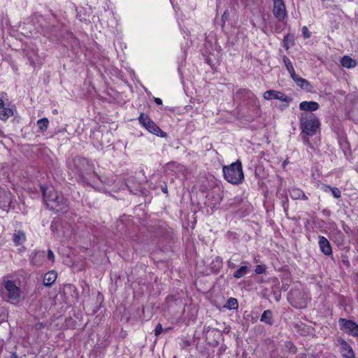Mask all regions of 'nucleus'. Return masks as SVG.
<instances>
[{
	"mask_svg": "<svg viewBox=\"0 0 358 358\" xmlns=\"http://www.w3.org/2000/svg\"><path fill=\"white\" fill-rule=\"evenodd\" d=\"M211 265H212V269L215 273H218L223 265L222 259L220 257H216L213 260Z\"/></svg>",
	"mask_w": 358,
	"mask_h": 358,
	"instance_id": "bb28decb",
	"label": "nucleus"
},
{
	"mask_svg": "<svg viewBox=\"0 0 358 358\" xmlns=\"http://www.w3.org/2000/svg\"><path fill=\"white\" fill-rule=\"evenodd\" d=\"M248 270L249 268L247 266H242L234 273L233 276L237 279L241 278L248 273Z\"/></svg>",
	"mask_w": 358,
	"mask_h": 358,
	"instance_id": "c756f323",
	"label": "nucleus"
},
{
	"mask_svg": "<svg viewBox=\"0 0 358 358\" xmlns=\"http://www.w3.org/2000/svg\"><path fill=\"white\" fill-rule=\"evenodd\" d=\"M206 197L209 201H212L210 208L216 210L219 208V204L223 199V191L220 187L215 186L208 193Z\"/></svg>",
	"mask_w": 358,
	"mask_h": 358,
	"instance_id": "6e6552de",
	"label": "nucleus"
},
{
	"mask_svg": "<svg viewBox=\"0 0 358 358\" xmlns=\"http://www.w3.org/2000/svg\"><path fill=\"white\" fill-rule=\"evenodd\" d=\"M224 179L233 185H240L244 180V173L240 160L222 167Z\"/></svg>",
	"mask_w": 358,
	"mask_h": 358,
	"instance_id": "7ed1b4c3",
	"label": "nucleus"
},
{
	"mask_svg": "<svg viewBox=\"0 0 358 358\" xmlns=\"http://www.w3.org/2000/svg\"><path fill=\"white\" fill-rule=\"evenodd\" d=\"M273 14L279 21L287 17V10L283 0H273Z\"/></svg>",
	"mask_w": 358,
	"mask_h": 358,
	"instance_id": "f8f14e48",
	"label": "nucleus"
},
{
	"mask_svg": "<svg viewBox=\"0 0 358 358\" xmlns=\"http://www.w3.org/2000/svg\"><path fill=\"white\" fill-rule=\"evenodd\" d=\"M27 59L29 62L30 65L36 67L37 64H39V62H37L38 59V55L37 52L33 50L31 52V54L30 52H28L27 54Z\"/></svg>",
	"mask_w": 358,
	"mask_h": 358,
	"instance_id": "7c9ffc66",
	"label": "nucleus"
},
{
	"mask_svg": "<svg viewBox=\"0 0 358 358\" xmlns=\"http://www.w3.org/2000/svg\"><path fill=\"white\" fill-rule=\"evenodd\" d=\"M191 345V341L188 339L183 338L180 343L181 348H186Z\"/></svg>",
	"mask_w": 358,
	"mask_h": 358,
	"instance_id": "a19ab883",
	"label": "nucleus"
},
{
	"mask_svg": "<svg viewBox=\"0 0 358 358\" xmlns=\"http://www.w3.org/2000/svg\"><path fill=\"white\" fill-rule=\"evenodd\" d=\"M309 136H306V134H302V138H303V142L305 145H308V144H310V139H309Z\"/></svg>",
	"mask_w": 358,
	"mask_h": 358,
	"instance_id": "de8ad7c7",
	"label": "nucleus"
},
{
	"mask_svg": "<svg viewBox=\"0 0 358 358\" xmlns=\"http://www.w3.org/2000/svg\"><path fill=\"white\" fill-rule=\"evenodd\" d=\"M25 234L22 231H18L13 236V241L15 245H20L25 241Z\"/></svg>",
	"mask_w": 358,
	"mask_h": 358,
	"instance_id": "b1692460",
	"label": "nucleus"
},
{
	"mask_svg": "<svg viewBox=\"0 0 358 358\" xmlns=\"http://www.w3.org/2000/svg\"><path fill=\"white\" fill-rule=\"evenodd\" d=\"M13 115V110L7 106L2 99H0V119L6 120Z\"/></svg>",
	"mask_w": 358,
	"mask_h": 358,
	"instance_id": "a211bd4d",
	"label": "nucleus"
},
{
	"mask_svg": "<svg viewBox=\"0 0 358 358\" xmlns=\"http://www.w3.org/2000/svg\"><path fill=\"white\" fill-rule=\"evenodd\" d=\"M322 189L325 192H327L328 191H331L333 196L336 199H338L341 196V192L337 187H331L329 185H324L322 187Z\"/></svg>",
	"mask_w": 358,
	"mask_h": 358,
	"instance_id": "393cba45",
	"label": "nucleus"
},
{
	"mask_svg": "<svg viewBox=\"0 0 358 358\" xmlns=\"http://www.w3.org/2000/svg\"><path fill=\"white\" fill-rule=\"evenodd\" d=\"M263 97L266 100L274 99L282 101L287 103H289L292 101V97L285 94L284 93L280 91H276L273 90H269L266 91L263 94ZM286 106H288V104H287Z\"/></svg>",
	"mask_w": 358,
	"mask_h": 358,
	"instance_id": "9b49d317",
	"label": "nucleus"
},
{
	"mask_svg": "<svg viewBox=\"0 0 358 358\" xmlns=\"http://www.w3.org/2000/svg\"><path fill=\"white\" fill-rule=\"evenodd\" d=\"M4 289L1 291L3 298L13 304L20 301L21 289L13 280H8L3 282Z\"/></svg>",
	"mask_w": 358,
	"mask_h": 358,
	"instance_id": "39448f33",
	"label": "nucleus"
},
{
	"mask_svg": "<svg viewBox=\"0 0 358 358\" xmlns=\"http://www.w3.org/2000/svg\"><path fill=\"white\" fill-rule=\"evenodd\" d=\"M66 288H68L70 289V291H73V292H76V288L72 285H67L65 286Z\"/></svg>",
	"mask_w": 358,
	"mask_h": 358,
	"instance_id": "603ef678",
	"label": "nucleus"
},
{
	"mask_svg": "<svg viewBox=\"0 0 358 358\" xmlns=\"http://www.w3.org/2000/svg\"><path fill=\"white\" fill-rule=\"evenodd\" d=\"M302 295V293L299 290H291L288 299L292 304L296 308H302L306 306V303L305 301H298L297 299Z\"/></svg>",
	"mask_w": 358,
	"mask_h": 358,
	"instance_id": "ddd939ff",
	"label": "nucleus"
},
{
	"mask_svg": "<svg viewBox=\"0 0 358 358\" xmlns=\"http://www.w3.org/2000/svg\"><path fill=\"white\" fill-rule=\"evenodd\" d=\"M45 327V324L43 322H37L35 326H34V328L36 330H41V329H44Z\"/></svg>",
	"mask_w": 358,
	"mask_h": 358,
	"instance_id": "a18cd8bd",
	"label": "nucleus"
},
{
	"mask_svg": "<svg viewBox=\"0 0 358 358\" xmlns=\"http://www.w3.org/2000/svg\"><path fill=\"white\" fill-rule=\"evenodd\" d=\"M322 213L325 215H330V211L327 209H324L322 210Z\"/></svg>",
	"mask_w": 358,
	"mask_h": 358,
	"instance_id": "13d9d810",
	"label": "nucleus"
},
{
	"mask_svg": "<svg viewBox=\"0 0 358 358\" xmlns=\"http://www.w3.org/2000/svg\"><path fill=\"white\" fill-rule=\"evenodd\" d=\"M290 76H291L292 78L294 80L295 83H296V80H297V79L301 78L298 75L296 74L295 71L294 72V73L290 74Z\"/></svg>",
	"mask_w": 358,
	"mask_h": 358,
	"instance_id": "3c124183",
	"label": "nucleus"
},
{
	"mask_svg": "<svg viewBox=\"0 0 358 358\" xmlns=\"http://www.w3.org/2000/svg\"><path fill=\"white\" fill-rule=\"evenodd\" d=\"M163 331L167 332L168 329H164L160 323L157 324L155 329V336H159Z\"/></svg>",
	"mask_w": 358,
	"mask_h": 358,
	"instance_id": "4c0bfd02",
	"label": "nucleus"
},
{
	"mask_svg": "<svg viewBox=\"0 0 358 358\" xmlns=\"http://www.w3.org/2000/svg\"><path fill=\"white\" fill-rule=\"evenodd\" d=\"M43 199L46 207L50 210L56 213L66 211L67 208V200L62 194H58L54 189H47L41 187Z\"/></svg>",
	"mask_w": 358,
	"mask_h": 358,
	"instance_id": "f03ea898",
	"label": "nucleus"
},
{
	"mask_svg": "<svg viewBox=\"0 0 358 358\" xmlns=\"http://www.w3.org/2000/svg\"><path fill=\"white\" fill-rule=\"evenodd\" d=\"M301 31L304 38H309L310 37V32L308 31L307 27L303 26L301 29Z\"/></svg>",
	"mask_w": 358,
	"mask_h": 358,
	"instance_id": "58836bf2",
	"label": "nucleus"
},
{
	"mask_svg": "<svg viewBox=\"0 0 358 358\" xmlns=\"http://www.w3.org/2000/svg\"><path fill=\"white\" fill-rule=\"evenodd\" d=\"M162 191L165 194L168 193V188H167V185L166 184L162 186Z\"/></svg>",
	"mask_w": 358,
	"mask_h": 358,
	"instance_id": "6e6d98bb",
	"label": "nucleus"
},
{
	"mask_svg": "<svg viewBox=\"0 0 358 358\" xmlns=\"http://www.w3.org/2000/svg\"><path fill=\"white\" fill-rule=\"evenodd\" d=\"M45 261V252L38 250L31 252L30 255V263L35 266H41Z\"/></svg>",
	"mask_w": 358,
	"mask_h": 358,
	"instance_id": "2eb2a0df",
	"label": "nucleus"
},
{
	"mask_svg": "<svg viewBox=\"0 0 358 358\" xmlns=\"http://www.w3.org/2000/svg\"><path fill=\"white\" fill-rule=\"evenodd\" d=\"M110 135H111V133H110V132L107 131V132L106 133V134H105V136H106V137H108V136H110Z\"/></svg>",
	"mask_w": 358,
	"mask_h": 358,
	"instance_id": "e2e57ef3",
	"label": "nucleus"
},
{
	"mask_svg": "<svg viewBox=\"0 0 358 358\" xmlns=\"http://www.w3.org/2000/svg\"><path fill=\"white\" fill-rule=\"evenodd\" d=\"M306 353H300L297 357L298 358H306Z\"/></svg>",
	"mask_w": 358,
	"mask_h": 358,
	"instance_id": "bf43d9fd",
	"label": "nucleus"
},
{
	"mask_svg": "<svg viewBox=\"0 0 358 358\" xmlns=\"http://www.w3.org/2000/svg\"><path fill=\"white\" fill-rule=\"evenodd\" d=\"M13 208L10 192L7 188L0 187V208L8 211Z\"/></svg>",
	"mask_w": 358,
	"mask_h": 358,
	"instance_id": "1a4fd4ad",
	"label": "nucleus"
},
{
	"mask_svg": "<svg viewBox=\"0 0 358 358\" xmlns=\"http://www.w3.org/2000/svg\"><path fill=\"white\" fill-rule=\"evenodd\" d=\"M335 238L337 241L343 242L344 240V236L340 230H336L335 234Z\"/></svg>",
	"mask_w": 358,
	"mask_h": 358,
	"instance_id": "ea45409f",
	"label": "nucleus"
},
{
	"mask_svg": "<svg viewBox=\"0 0 358 358\" xmlns=\"http://www.w3.org/2000/svg\"><path fill=\"white\" fill-rule=\"evenodd\" d=\"M260 321L269 326H272L274 324L273 313L271 310H266L263 312L260 317Z\"/></svg>",
	"mask_w": 358,
	"mask_h": 358,
	"instance_id": "aec40b11",
	"label": "nucleus"
},
{
	"mask_svg": "<svg viewBox=\"0 0 358 358\" xmlns=\"http://www.w3.org/2000/svg\"><path fill=\"white\" fill-rule=\"evenodd\" d=\"M342 262H343V263L345 265H346L347 266H350V262H349V260L348 259V258H347V257L343 258V260H342Z\"/></svg>",
	"mask_w": 358,
	"mask_h": 358,
	"instance_id": "5fc2aeb1",
	"label": "nucleus"
},
{
	"mask_svg": "<svg viewBox=\"0 0 358 358\" xmlns=\"http://www.w3.org/2000/svg\"><path fill=\"white\" fill-rule=\"evenodd\" d=\"M285 349L292 354H296L297 352V348L293 343L290 341L286 342L285 344Z\"/></svg>",
	"mask_w": 358,
	"mask_h": 358,
	"instance_id": "f704fd0d",
	"label": "nucleus"
},
{
	"mask_svg": "<svg viewBox=\"0 0 358 358\" xmlns=\"http://www.w3.org/2000/svg\"><path fill=\"white\" fill-rule=\"evenodd\" d=\"M319 241V247L322 253H324L327 256H329L332 255V249L329 241L327 238L322 236H319L318 237Z\"/></svg>",
	"mask_w": 358,
	"mask_h": 358,
	"instance_id": "dca6fc26",
	"label": "nucleus"
},
{
	"mask_svg": "<svg viewBox=\"0 0 358 358\" xmlns=\"http://www.w3.org/2000/svg\"><path fill=\"white\" fill-rule=\"evenodd\" d=\"M224 308L228 310H236L238 308V302L236 298L230 297L226 302Z\"/></svg>",
	"mask_w": 358,
	"mask_h": 358,
	"instance_id": "a878e982",
	"label": "nucleus"
},
{
	"mask_svg": "<svg viewBox=\"0 0 358 358\" xmlns=\"http://www.w3.org/2000/svg\"><path fill=\"white\" fill-rule=\"evenodd\" d=\"M126 185L129 192L133 194L137 195L143 192V185L134 177L127 179Z\"/></svg>",
	"mask_w": 358,
	"mask_h": 358,
	"instance_id": "4468645a",
	"label": "nucleus"
},
{
	"mask_svg": "<svg viewBox=\"0 0 358 358\" xmlns=\"http://www.w3.org/2000/svg\"><path fill=\"white\" fill-rule=\"evenodd\" d=\"M6 319V313L5 312V310L0 306V324L5 321Z\"/></svg>",
	"mask_w": 358,
	"mask_h": 358,
	"instance_id": "79ce46f5",
	"label": "nucleus"
},
{
	"mask_svg": "<svg viewBox=\"0 0 358 358\" xmlns=\"http://www.w3.org/2000/svg\"><path fill=\"white\" fill-rule=\"evenodd\" d=\"M37 126L38 127V130L41 132H43L46 131L48 129V124H49V120L47 117H43L41 119H39L37 122Z\"/></svg>",
	"mask_w": 358,
	"mask_h": 358,
	"instance_id": "c85d7f7f",
	"label": "nucleus"
},
{
	"mask_svg": "<svg viewBox=\"0 0 358 358\" xmlns=\"http://www.w3.org/2000/svg\"><path fill=\"white\" fill-rule=\"evenodd\" d=\"M243 202V199L241 196H235L228 201V206L231 208H238Z\"/></svg>",
	"mask_w": 358,
	"mask_h": 358,
	"instance_id": "cd10ccee",
	"label": "nucleus"
},
{
	"mask_svg": "<svg viewBox=\"0 0 358 358\" xmlns=\"http://www.w3.org/2000/svg\"><path fill=\"white\" fill-rule=\"evenodd\" d=\"M57 279V273L55 271H50L46 273L43 276V284L45 286H51Z\"/></svg>",
	"mask_w": 358,
	"mask_h": 358,
	"instance_id": "4be33fe9",
	"label": "nucleus"
},
{
	"mask_svg": "<svg viewBox=\"0 0 358 358\" xmlns=\"http://www.w3.org/2000/svg\"><path fill=\"white\" fill-rule=\"evenodd\" d=\"M291 198L294 200L302 199L307 200L308 197L306 196L304 192L299 188L293 187L289 190Z\"/></svg>",
	"mask_w": 358,
	"mask_h": 358,
	"instance_id": "412c9836",
	"label": "nucleus"
},
{
	"mask_svg": "<svg viewBox=\"0 0 358 358\" xmlns=\"http://www.w3.org/2000/svg\"><path fill=\"white\" fill-rule=\"evenodd\" d=\"M320 122L318 117L313 113H302L299 117V127L301 134L313 136L320 128Z\"/></svg>",
	"mask_w": 358,
	"mask_h": 358,
	"instance_id": "20e7f679",
	"label": "nucleus"
},
{
	"mask_svg": "<svg viewBox=\"0 0 358 358\" xmlns=\"http://www.w3.org/2000/svg\"><path fill=\"white\" fill-rule=\"evenodd\" d=\"M47 257L52 262H55V255L51 250H48Z\"/></svg>",
	"mask_w": 358,
	"mask_h": 358,
	"instance_id": "c03bdc74",
	"label": "nucleus"
},
{
	"mask_svg": "<svg viewBox=\"0 0 358 358\" xmlns=\"http://www.w3.org/2000/svg\"><path fill=\"white\" fill-rule=\"evenodd\" d=\"M139 123L145 127L150 133L159 137L166 136V133L163 131L145 113H141L138 117Z\"/></svg>",
	"mask_w": 358,
	"mask_h": 358,
	"instance_id": "0eeeda50",
	"label": "nucleus"
},
{
	"mask_svg": "<svg viewBox=\"0 0 358 358\" xmlns=\"http://www.w3.org/2000/svg\"><path fill=\"white\" fill-rule=\"evenodd\" d=\"M266 266L264 264H259L255 266V272L257 274H262L266 272Z\"/></svg>",
	"mask_w": 358,
	"mask_h": 358,
	"instance_id": "c9c22d12",
	"label": "nucleus"
},
{
	"mask_svg": "<svg viewBox=\"0 0 358 358\" xmlns=\"http://www.w3.org/2000/svg\"><path fill=\"white\" fill-rule=\"evenodd\" d=\"M10 358H18V356L16 352H13L10 355Z\"/></svg>",
	"mask_w": 358,
	"mask_h": 358,
	"instance_id": "052dcab7",
	"label": "nucleus"
},
{
	"mask_svg": "<svg viewBox=\"0 0 358 358\" xmlns=\"http://www.w3.org/2000/svg\"><path fill=\"white\" fill-rule=\"evenodd\" d=\"M299 109L304 111V113H312L313 111L317 110L320 106L316 101H302L299 103Z\"/></svg>",
	"mask_w": 358,
	"mask_h": 358,
	"instance_id": "f3484780",
	"label": "nucleus"
},
{
	"mask_svg": "<svg viewBox=\"0 0 358 358\" xmlns=\"http://www.w3.org/2000/svg\"><path fill=\"white\" fill-rule=\"evenodd\" d=\"M235 101L250 104L254 106L259 105V101L254 93L248 89H239L234 94Z\"/></svg>",
	"mask_w": 358,
	"mask_h": 358,
	"instance_id": "423d86ee",
	"label": "nucleus"
},
{
	"mask_svg": "<svg viewBox=\"0 0 358 358\" xmlns=\"http://www.w3.org/2000/svg\"><path fill=\"white\" fill-rule=\"evenodd\" d=\"M282 206L285 211H287L288 209V199L287 196L285 197V200L282 201Z\"/></svg>",
	"mask_w": 358,
	"mask_h": 358,
	"instance_id": "09e8293b",
	"label": "nucleus"
},
{
	"mask_svg": "<svg viewBox=\"0 0 358 358\" xmlns=\"http://www.w3.org/2000/svg\"><path fill=\"white\" fill-rule=\"evenodd\" d=\"M272 294L276 301H279L281 299V292L278 287L273 288Z\"/></svg>",
	"mask_w": 358,
	"mask_h": 358,
	"instance_id": "e433bc0d",
	"label": "nucleus"
},
{
	"mask_svg": "<svg viewBox=\"0 0 358 358\" xmlns=\"http://www.w3.org/2000/svg\"><path fill=\"white\" fill-rule=\"evenodd\" d=\"M341 353L345 358H355L352 347L344 340L341 342Z\"/></svg>",
	"mask_w": 358,
	"mask_h": 358,
	"instance_id": "6ab92c4d",
	"label": "nucleus"
},
{
	"mask_svg": "<svg viewBox=\"0 0 358 358\" xmlns=\"http://www.w3.org/2000/svg\"><path fill=\"white\" fill-rule=\"evenodd\" d=\"M48 37L53 41H57L60 37L59 36H48Z\"/></svg>",
	"mask_w": 358,
	"mask_h": 358,
	"instance_id": "4d7b16f0",
	"label": "nucleus"
},
{
	"mask_svg": "<svg viewBox=\"0 0 358 358\" xmlns=\"http://www.w3.org/2000/svg\"><path fill=\"white\" fill-rule=\"evenodd\" d=\"M294 44V39H293V37L292 36V35L290 34H287L286 36H284V38H283V47L285 48V49H288L289 45H292Z\"/></svg>",
	"mask_w": 358,
	"mask_h": 358,
	"instance_id": "72a5a7b5",
	"label": "nucleus"
},
{
	"mask_svg": "<svg viewBox=\"0 0 358 358\" xmlns=\"http://www.w3.org/2000/svg\"><path fill=\"white\" fill-rule=\"evenodd\" d=\"M155 103L157 105H162V100L159 98H154Z\"/></svg>",
	"mask_w": 358,
	"mask_h": 358,
	"instance_id": "864d4df0",
	"label": "nucleus"
},
{
	"mask_svg": "<svg viewBox=\"0 0 358 358\" xmlns=\"http://www.w3.org/2000/svg\"><path fill=\"white\" fill-rule=\"evenodd\" d=\"M307 146L308 148H310V149H314V147H313V144L311 143H310V144H308Z\"/></svg>",
	"mask_w": 358,
	"mask_h": 358,
	"instance_id": "680f3d73",
	"label": "nucleus"
},
{
	"mask_svg": "<svg viewBox=\"0 0 358 358\" xmlns=\"http://www.w3.org/2000/svg\"><path fill=\"white\" fill-rule=\"evenodd\" d=\"M341 64L343 67L352 69L356 66L357 61L351 58L350 56L345 55L342 57Z\"/></svg>",
	"mask_w": 358,
	"mask_h": 358,
	"instance_id": "5701e85b",
	"label": "nucleus"
},
{
	"mask_svg": "<svg viewBox=\"0 0 358 358\" xmlns=\"http://www.w3.org/2000/svg\"><path fill=\"white\" fill-rule=\"evenodd\" d=\"M283 62L285 64V66L287 70V71L289 73V74L294 73V69L293 67V65L290 61V59L285 55L282 57Z\"/></svg>",
	"mask_w": 358,
	"mask_h": 358,
	"instance_id": "473e14b6",
	"label": "nucleus"
},
{
	"mask_svg": "<svg viewBox=\"0 0 358 358\" xmlns=\"http://www.w3.org/2000/svg\"><path fill=\"white\" fill-rule=\"evenodd\" d=\"M227 266L229 268H234L237 266V265L233 262L231 261V259H229L228 262H227Z\"/></svg>",
	"mask_w": 358,
	"mask_h": 358,
	"instance_id": "8fccbe9b",
	"label": "nucleus"
},
{
	"mask_svg": "<svg viewBox=\"0 0 358 358\" xmlns=\"http://www.w3.org/2000/svg\"><path fill=\"white\" fill-rule=\"evenodd\" d=\"M70 174L76 180L83 185H90L95 175L94 167L90 161L84 157L76 156L67 163Z\"/></svg>",
	"mask_w": 358,
	"mask_h": 358,
	"instance_id": "f257e3e1",
	"label": "nucleus"
},
{
	"mask_svg": "<svg viewBox=\"0 0 358 358\" xmlns=\"http://www.w3.org/2000/svg\"><path fill=\"white\" fill-rule=\"evenodd\" d=\"M341 225L343 231L345 232L346 234L350 235L351 233V229L350 227H348L344 221H341Z\"/></svg>",
	"mask_w": 358,
	"mask_h": 358,
	"instance_id": "37998d69",
	"label": "nucleus"
},
{
	"mask_svg": "<svg viewBox=\"0 0 358 358\" xmlns=\"http://www.w3.org/2000/svg\"><path fill=\"white\" fill-rule=\"evenodd\" d=\"M101 144L102 145H104L103 141L102 140H101Z\"/></svg>",
	"mask_w": 358,
	"mask_h": 358,
	"instance_id": "0e129e2a",
	"label": "nucleus"
},
{
	"mask_svg": "<svg viewBox=\"0 0 358 358\" xmlns=\"http://www.w3.org/2000/svg\"><path fill=\"white\" fill-rule=\"evenodd\" d=\"M296 84L301 89L309 91L308 87H310V83L307 80L301 77L296 80Z\"/></svg>",
	"mask_w": 358,
	"mask_h": 358,
	"instance_id": "2f4dec72",
	"label": "nucleus"
},
{
	"mask_svg": "<svg viewBox=\"0 0 358 358\" xmlns=\"http://www.w3.org/2000/svg\"><path fill=\"white\" fill-rule=\"evenodd\" d=\"M229 14L228 10H226L224 12L223 15H222V21L223 24H224V23H225V21L228 19V17H229Z\"/></svg>",
	"mask_w": 358,
	"mask_h": 358,
	"instance_id": "49530a36",
	"label": "nucleus"
},
{
	"mask_svg": "<svg viewBox=\"0 0 358 358\" xmlns=\"http://www.w3.org/2000/svg\"><path fill=\"white\" fill-rule=\"evenodd\" d=\"M338 322L343 331L353 336L358 337V324L355 322L340 318Z\"/></svg>",
	"mask_w": 358,
	"mask_h": 358,
	"instance_id": "9d476101",
	"label": "nucleus"
}]
</instances>
